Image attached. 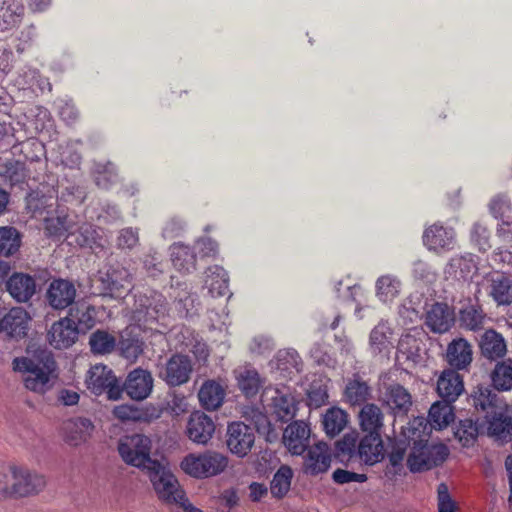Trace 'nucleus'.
I'll use <instances>...</instances> for the list:
<instances>
[{"mask_svg":"<svg viewBox=\"0 0 512 512\" xmlns=\"http://www.w3.org/2000/svg\"><path fill=\"white\" fill-rule=\"evenodd\" d=\"M152 443L149 437L133 434L123 437L118 444V451L123 461L137 468L149 470L158 461L151 459Z\"/></svg>","mask_w":512,"mask_h":512,"instance_id":"39448f33","label":"nucleus"},{"mask_svg":"<svg viewBox=\"0 0 512 512\" xmlns=\"http://www.w3.org/2000/svg\"><path fill=\"white\" fill-rule=\"evenodd\" d=\"M24 16V7L18 3H10L0 8V26L10 29L18 25Z\"/></svg>","mask_w":512,"mask_h":512,"instance_id":"603ef678","label":"nucleus"},{"mask_svg":"<svg viewBox=\"0 0 512 512\" xmlns=\"http://www.w3.org/2000/svg\"><path fill=\"white\" fill-rule=\"evenodd\" d=\"M478 434V425L471 419L461 420L455 431V437L464 447L472 446L476 442Z\"/></svg>","mask_w":512,"mask_h":512,"instance_id":"864d4df0","label":"nucleus"},{"mask_svg":"<svg viewBox=\"0 0 512 512\" xmlns=\"http://www.w3.org/2000/svg\"><path fill=\"white\" fill-rule=\"evenodd\" d=\"M228 465L229 458L215 450L189 453L180 462L181 470L195 479H207L220 475Z\"/></svg>","mask_w":512,"mask_h":512,"instance_id":"20e7f679","label":"nucleus"},{"mask_svg":"<svg viewBox=\"0 0 512 512\" xmlns=\"http://www.w3.org/2000/svg\"><path fill=\"white\" fill-rule=\"evenodd\" d=\"M385 402L395 416L406 415L412 405L410 393L399 384L387 388Z\"/></svg>","mask_w":512,"mask_h":512,"instance_id":"f704fd0d","label":"nucleus"},{"mask_svg":"<svg viewBox=\"0 0 512 512\" xmlns=\"http://www.w3.org/2000/svg\"><path fill=\"white\" fill-rule=\"evenodd\" d=\"M454 419L452 407L448 402H436L429 410L430 426L435 429H443Z\"/></svg>","mask_w":512,"mask_h":512,"instance_id":"de8ad7c7","label":"nucleus"},{"mask_svg":"<svg viewBox=\"0 0 512 512\" xmlns=\"http://www.w3.org/2000/svg\"><path fill=\"white\" fill-rule=\"evenodd\" d=\"M401 281L394 275L380 276L375 283V295L383 303L393 301L401 291Z\"/></svg>","mask_w":512,"mask_h":512,"instance_id":"58836bf2","label":"nucleus"},{"mask_svg":"<svg viewBox=\"0 0 512 512\" xmlns=\"http://www.w3.org/2000/svg\"><path fill=\"white\" fill-rule=\"evenodd\" d=\"M192 373V363L188 356L172 355L159 371V377L171 387L180 386L189 381Z\"/></svg>","mask_w":512,"mask_h":512,"instance_id":"9d476101","label":"nucleus"},{"mask_svg":"<svg viewBox=\"0 0 512 512\" xmlns=\"http://www.w3.org/2000/svg\"><path fill=\"white\" fill-rule=\"evenodd\" d=\"M147 471L153 488L161 501L167 504H176L183 500L185 492L171 471L159 462L153 464Z\"/></svg>","mask_w":512,"mask_h":512,"instance_id":"423d86ee","label":"nucleus"},{"mask_svg":"<svg viewBox=\"0 0 512 512\" xmlns=\"http://www.w3.org/2000/svg\"><path fill=\"white\" fill-rule=\"evenodd\" d=\"M292 478L293 470L287 465L280 466L270 483L272 496L279 499L283 498L290 490Z\"/></svg>","mask_w":512,"mask_h":512,"instance_id":"49530a36","label":"nucleus"},{"mask_svg":"<svg viewBox=\"0 0 512 512\" xmlns=\"http://www.w3.org/2000/svg\"><path fill=\"white\" fill-rule=\"evenodd\" d=\"M345 399L351 405L364 404L370 397V387L359 377L349 380L344 391Z\"/></svg>","mask_w":512,"mask_h":512,"instance_id":"c03bdc74","label":"nucleus"},{"mask_svg":"<svg viewBox=\"0 0 512 512\" xmlns=\"http://www.w3.org/2000/svg\"><path fill=\"white\" fill-rule=\"evenodd\" d=\"M486 290L497 306L512 304V278L504 273L493 272L485 276Z\"/></svg>","mask_w":512,"mask_h":512,"instance_id":"4468645a","label":"nucleus"},{"mask_svg":"<svg viewBox=\"0 0 512 512\" xmlns=\"http://www.w3.org/2000/svg\"><path fill=\"white\" fill-rule=\"evenodd\" d=\"M455 321L454 311L446 303H435L426 313V325L435 333L447 332Z\"/></svg>","mask_w":512,"mask_h":512,"instance_id":"bb28decb","label":"nucleus"},{"mask_svg":"<svg viewBox=\"0 0 512 512\" xmlns=\"http://www.w3.org/2000/svg\"><path fill=\"white\" fill-rule=\"evenodd\" d=\"M429 431L425 418L417 417L402 429V436L411 442L407 466L411 472L429 470L445 461L448 449L445 445H429Z\"/></svg>","mask_w":512,"mask_h":512,"instance_id":"f03ea898","label":"nucleus"},{"mask_svg":"<svg viewBox=\"0 0 512 512\" xmlns=\"http://www.w3.org/2000/svg\"><path fill=\"white\" fill-rule=\"evenodd\" d=\"M14 474L15 496H28L40 492L46 485L42 475L31 472L25 467L11 465Z\"/></svg>","mask_w":512,"mask_h":512,"instance_id":"2eb2a0df","label":"nucleus"},{"mask_svg":"<svg viewBox=\"0 0 512 512\" xmlns=\"http://www.w3.org/2000/svg\"><path fill=\"white\" fill-rule=\"evenodd\" d=\"M45 229L48 235L52 237L74 235L79 231L83 239H77L76 241L81 246L91 245L95 233L92 227L88 225H83L78 228L72 223L68 215L47 218L45 220Z\"/></svg>","mask_w":512,"mask_h":512,"instance_id":"1a4fd4ad","label":"nucleus"},{"mask_svg":"<svg viewBox=\"0 0 512 512\" xmlns=\"http://www.w3.org/2000/svg\"><path fill=\"white\" fill-rule=\"evenodd\" d=\"M471 241L480 251H486L490 248V233L485 224L478 221L475 222L470 232Z\"/></svg>","mask_w":512,"mask_h":512,"instance_id":"4d7b16f0","label":"nucleus"},{"mask_svg":"<svg viewBox=\"0 0 512 512\" xmlns=\"http://www.w3.org/2000/svg\"><path fill=\"white\" fill-rule=\"evenodd\" d=\"M438 512H455L456 504L452 500L448 486L440 483L437 488Z\"/></svg>","mask_w":512,"mask_h":512,"instance_id":"680f3d73","label":"nucleus"},{"mask_svg":"<svg viewBox=\"0 0 512 512\" xmlns=\"http://www.w3.org/2000/svg\"><path fill=\"white\" fill-rule=\"evenodd\" d=\"M331 450L328 444L324 442L316 443L310 446L304 457V473L316 476L325 473L331 466Z\"/></svg>","mask_w":512,"mask_h":512,"instance_id":"f3484780","label":"nucleus"},{"mask_svg":"<svg viewBox=\"0 0 512 512\" xmlns=\"http://www.w3.org/2000/svg\"><path fill=\"white\" fill-rule=\"evenodd\" d=\"M423 243L429 250L436 252L452 250L456 243V234L452 227L435 223L425 229Z\"/></svg>","mask_w":512,"mask_h":512,"instance_id":"dca6fc26","label":"nucleus"},{"mask_svg":"<svg viewBox=\"0 0 512 512\" xmlns=\"http://www.w3.org/2000/svg\"><path fill=\"white\" fill-rule=\"evenodd\" d=\"M348 421L349 416L346 411L338 407H332L323 415L322 424L326 434L334 437L345 429Z\"/></svg>","mask_w":512,"mask_h":512,"instance_id":"a19ab883","label":"nucleus"},{"mask_svg":"<svg viewBox=\"0 0 512 512\" xmlns=\"http://www.w3.org/2000/svg\"><path fill=\"white\" fill-rule=\"evenodd\" d=\"M397 349L407 359L415 360L419 356L418 342L414 336L409 334L403 335L400 338Z\"/></svg>","mask_w":512,"mask_h":512,"instance_id":"bf43d9fd","label":"nucleus"},{"mask_svg":"<svg viewBox=\"0 0 512 512\" xmlns=\"http://www.w3.org/2000/svg\"><path fill=\"white\" fill-rule=\"evenodd\" d=\"M445 360L451 370H467L473 360L472 345L462 337L453 339L447 346Z\"/></svg>","mask_w":512,"mask_h":512,"instance_id":"6ab92c4d","label":"nucleus"},{"mask_svg":"<svg viewBox=\"0 0 512 512\" xmlns=\"http://www.w3.org/2000/svg\"><path fill=\"white\" fill-rule=\"evenodd\" d=\"M255 443L254 429L244 422H232L227 427L226 444L229 451L239 458L246 457Z\"/></svg>","mask_w":512,"mask_h":512,"instance_id":"6e6552de","label":"nucleus"},{"mask_svg":"<svg viewBox=\"0 0 512 512\" xmlns=\"http://www.w3.org/2000/svg\"><path fill=\"white\" fill-rule=\"evenodd\" d=\"M171 260L176 270L189 274L196 269V254L187 245L174 243L171 248Z\"/></svg>","mask_w":512,"mask_h":512,"instance_id":"e433bc0d","label":"nucleus"},{"mask_svg":"<svg viewBox=\"0 0 512 512\" xmlns=\"http://www.w3.org/2000/svg\"><path fill=\"white\" fill-rule=\"evenodd\" d=\"M463 391V379L457 371L446 369L441 373L437 381V392L444 402H454Z\"/></svg>","mask_w":512,"mask_h":512,"instance_id":"cd10ccee","label":"nucleus"},{"mask_svg":"<svg viewBox=\"0 0 512 512\" xmlns=\"http://www.w3.org/2000/svg\"><path fill=\"white\" fill-rule=\"evenodd\" d=\"M21 245L20 234L14 227H0V256L15 254Z\"/></svg>","mask_w":512,"mask_h":512,"instance_id":"09e8293b","label":"nucleus"},{"mask_svg":"<svg viewBox=\"0 0 512 512\" xmlns=\"http://www.w3.org/2000/svg\"><path fill=\"white\" fill-rule=\"evenodd\" d=\"M360 429L366 434L381 435L384 426V414L374 403L363 405L358 414Z\"/></svg>","mask_w":512,"mask_h":512,"instance_id":"7c9ffc66","label":"nucleus"},{"mask_svg":"<svg viewBox=\"0 0 512 512\" xmlns=\"http://www.w3.org/2000/svg\"><path fill=\"white\" fill-rule=\"evenodd\" d=\"M114 374L105 365H95L89 370L88 385L95 394H101L114 381Z\"/></svg>","mask_w":512,"mask_h":512,"instance_id":"37998d69","label":"nucleus"},{"mask_svg":"<svg viewBox=\"0 0 512 512\" xmlns=\"http://www.w3.org/2000/svg\"><path fill=\"white\" fill-rule=\"evenodd\" d=\"M95 183L102 189H108L117 180V173L112 163H96L93 169Z\"/></svg>","mask_w":512,"mask_h":512,"instance_id":"5fc2aeb1","label":"nucleus"},{"mask_svg":"<svg viewBox=\"0 0 512 512\" xmlns=\"http://www.w3.org/2000/svg\"><path fill=\"white\" fill-rule=\"evenodd\" d=\"M215 423L213 419L202 411L190 414L186 425L187 437L196 444L206 445L213 437Z\"/></svg>","mask_w":512,"mask_h":512,"instance_id":"ddd939ff","label":"nucleus"},{"mask_svg":"<svg viewBox=\"0 0 512 512\" xmlns=\"http://www.w3.org/2000/svg\"><path fill=\"white\" fill-rule=\"evenodd\" d=\"M404 439L395 440L388 454L389 462L393 467L401 466L405 458L407 448H411V442L407 436Z\"/></svg>","mask_w":512,"mask_h":512,"instance_id":"13d9d810","label":"nucleus"},{"mask_svg":"<svg viewBox=\"0 0 512 512\" xmlns=\"http://www.w3.org/2000/svg\"><path fill=\"white\" fill-rule=\"evenodd\" d=\"M481 354L490 360H496L506 355L507 345L504 337L493 329L486 330L479 342Z\"/></svg>","mask_w":512,"mask_h":512,"instance_id":"473e14b6","label":"nucleus"},{"mask_svg":"<svg viewBox=\"0 0 512 512\" xmlns=\"http://www.w3.org/2000/svg\"><path fill=\"white\" fill-rule=\"evenodd\" d=\"M393 330L388 321L381 320L370 332L369 349L374 356L388 357L394 348Z\"/></svg>","mask_w":512,"mask_h":512,"instance_id":"393cba45","label":"nucleus"},{"mask_svg":"<svg viewBox=\"0 0 512 512\" xmlns=\"http://www.w3.org/2000/svg\"><path fill=\"white\" fill-rule=\"evenodd\" d=\"M176 286L174 296L177 309L183 316L187 317L192 314L195 308L197 296L188 291L186 283L181 284L177 282Z\"/></svg>","mask_w":512,"mask_h":512,"instance_id":"8fccbe9b","label":"nucleus"},{"mask_svg":"<svg viewBox=\"0 0 512 512\" xmlns=\"http://www.w3.org/2000/svg\"><path fill=\"white\" fill-rule=\"evenodd\" d=\"M458 315L460 326L464 329L479 331L484 328L486 314L478 299L468 298L461 302Z\"/></svg>","mask_w":512,"mask_h":512,"instance_id":"b1692460","label":"nucleus"},{"mask_svg":"<svg viewBox=\"0 0 512 512\" xmlns=\"http://www.w3.org/2000/svg\"><path fill=\"white\" fill-rule=\"evenodd\" d=\"M478 268L474 257L471 254L458 255L450 259L446 266L445 273L456 279H471Z\"/></svg>","mask_w":512,"mask_h":512,"instance_id":"c9c22d12","label":"nucleus"},{"mask_svg":"<svg viewBox=\"0 0 512 512\" xmlns=\"http://www.w3.org/2000/svg\"><path fill=\"white\" fill-rule=\"evenodd\" d=\"M412 273L416 279L426 283L434 282L437 277L436 271L423 260H416L413 262Z\"/></svg>","mask_w":512,"mask_h":512,"instance_id":"052dcab7","label":"nucleus"},{"mask_svg":"<svg viewBox=\"0 0 512 512\" xmlns=\"http://www.w3.org/2000/svg\"><path fill=\"white\" fill-rule=\"evenodd\" d=\"M153 378L150 372L137 368L131 371L124 383V390L134 400H144L152 392Z\"/></svg>","mask_w":512,"mask_h":512,"instance_id":"5701e85b","label":"nucleus"},{"mask_svg":"<svg viewBox=\"0 0 512 512\" xmlns=\"http://www.w3.org/2000/svg\"><path fill=\"white\" fill-rule=\"evenodd\" d=\"M276 369L280 371L283 377L291 378L295 373H299L302 368V361L294 349H284L278 351L276 355Z\"/></svg>","mask_w":512,"mask_h":512,"instance_id":"ea45409f","label":"nucleus"},{"mask_svg":"<svg viewBox=\"0 0 512 512\" xmlns=\"http://www.w3.org/2000/svg\"><path fill=\"white\" fill-rule=\"evenodd\" d=\"M66 316L71 318L70 321L76 328H79V333H86L95 326L97 311L94 306L79 302L69 309Z\"/></svg>","mask_w":512,"mask_h":512,"instance_id":"72a5a7b5","label":"nucleus"},{"mask_svg":"<svg viewBox=\"0 0 512 512\" xmlns=\"http://www.w3.org/2000/svg\"><path fill=\"white\" fill-rule=\"evenodd\" d=\"M135 310L146 321H154L166 314L167 301L161 293L155 291H151L149 295L140 294L135 300Z\"/></svg>","mask_w":512,"mask_h":512,"instance_id":"412c9836","label":"nucleus"},{"mask_svg":"<svg viewBox=\"0 0 512 512\" xmlns=\"http://www.w3.org/2000/svg\"><path fill=\"white\" fill-rule=\"evenodd\" d=\"M95 282L102 296L119 298L131 290V275L123 267H109L105 271H99Z\"/></svg>","mask_w":512,"mask_h":512,"instance_id":"0eeeda50","label":"nucleus"},{"mask_svg":"<svg viewBox=\"0 0 512 512\" xmlns=\"http://www.w3.org/2000/svg\"><path fill=\"white\" fill-rule=\"evenodd\" d=\"M310 428L302 420L290 423L283 432V443L292 455H302L308 448Z\"/></svg>","mask_w":512,"mask_h":512,"instance_id":"a211bd4d","label":"nucleus"},{"mask_svg":"<svg viewBox=\"0 0 512 512\" xmlns=\"http://www.w3.org/2000/svg\"><path fill=\"white\" fill-rule=\"evenodd\" d=\"M120 348L122 355L130 360L134 361L142 353V347L139 341L125 339L120 342Z\"/></svg>","mask_w":512,"mask_h":512,"instance_id":"338daca9","label":"nucleus"},{"mask_svg":"<svg viewBox=\"0 0 512 512\" xmlns=\"http://www.w3.org/2000/svg\"><path fill=\"white\" fill-rule=\"evenodd\" d=\"M492 385L498 391L512 390V360L498 362L491 373Z\"/></svg>","mask_w":512,"mask_h":512,"instance_id":"a18cd8bd","label":"nucleus"},{"mask_svg":"<svg viewBox=\"0 0 512 512\" xmlns=\"http://www.w3.org/2000/svg\"><path fill=\"white\" fill-rule=\"evenodd\" d=\"M472 405L482 413L487 433L499 445L512 441V416L506 401L488 387L479 386L471 395Z\"/></svg>","mask_w":512,"mask_h":512,"instance_id":"f257e3e1","label":"nucleus"},{"mask_svg":"<svg viewBox=\"0 0 512 512\" xmlns=\"http://www.w3.org/2000/svg\"><path fill=\"white\" fill-rule=\"evenodd\" d=\"M46 298L53 309L64 310L73 304L76 288L69 280L55 279L48 287Z\"/></svg>","mask_w":512,"mask_h":512,"instance_id":"aec40b11","label":"nucleus"},{"mask_svg":"<svg viewBox=\"0 0 512 512\" xmlns=\"http://www.w3.org/2000/svg\"><path fill=\"white\" fill-rule=\"evenodd\" d=\"M36 280L29 274L15 272L6 280V290L19 303L28 302L36 293Z\"/></svg>","mask_w":512,"mask_h":512,"instance_id":"4be33fe9","label":"nucleus"},{"mask_svg":"<svg viewBox=\"0 0 512 512\" xmlns=\"http://www.w3.org/2000/svg\"><path fill=\"white\" fill-rule=\"evenodd\" d=\"M93 430V423L82 417L70 419L63 426L65 441L71 446L85 443L91 437Z\"/></svg>","mask_w":512,"mask_h":512,"instance_id":"c85d7f7f","label":"nucleus"},{"mask_svg":"<svg viewBox=\"0 0 512 512\" xmlns=\"http://www.w3.org/2000/svg\"><path fill=\"white\" fill-rule=\"evenodd\" d=\"M238 388L246 397L255 396L260 387L262 380L259 373L251 367H244L237 372L236 375Z\"/></svg>","mask_w":512,"mask_h":512,"instance_id":"79ce46f5","label":"nucleus"},{"mask_svg":"<svg viewBox=\"0 0 512 512\" xmlns=\"http://www.w3.org/2000/svg\"><path fill=\"white\" fill-rule=\"evenodd\" d=\"M271 401L273 412L279 420L287 422L295 416L296 401L288 388H275Z\"/></svg>","mask_w":512,"mask_h":512,"instance_id":"c756f323","label":"nucleus"},{"mask_svg":"<svg viewBox=\"0 0 512 512\" xmlns=\"http://www.w3.org/2000/svg\"><path fill=\"white\" fill-rule=\"evenodd\" d=\"M205 286L214 297L225 296L229 292V277L220 266L209 267L205 271Z\"/></svg>","mask_w":512,"mask_h":512,"instance_id":"4c0bfd02","label":"nucleus"},{"mask_svg":"<svg viewBox=\"0 0 512 512\" xmlns=\"http://www.w3.org/2000/svg\"><path fill=\"white\" fill-rule=\"evenodd\" d=\"M309 406L318 408L325 404L328 394L325 388L321 385H312L307 392Z\"/></svg>","mask_w":512,"mask_h":512,"instance_id":"774afa93","label":"nucleus"},{"mask_svg":"<svg viewBox=\"0 0 512 512\" xmlns=\"http://www.w3.org/2000/svg\"><path fill=\"white\" fill-rule=\"evenodd\" d=\"M357 458L372 466L384 458V445L381 435L365 434L357 446Z\"/></svg>","mask_w":512,"mask_h":512,"instance_id":"a878e982","label":"nucleus"},{"mask_svg":"<svg viewBox=\"0 0 512 512\" xmlns=\"http://www.w3.org/2000/svg\"><path fill=\"white\" fill-rule=\"evenodd\" d=\"M138 242V230L131 227L122 229L117 238V246L121 249H132L138 244Z\"/></svg>","mask_w":512,"mask_h":512,"instance_id":"e2e57ef3","label":"nucleus"},{"mask_svg":"<svg viewBox=\"0 0 512 512\" xmlns=\"http://www.w3.org/2000/svg\"><path fill=\"white\" fill-rule=\"evenodd\" d=\"M488 207L495 218L502 219L504 213L510 208L509 198L505 194H498L490 200Z\"/></svg>","mask_w":512,"mask_h":512,"instance_id":"0e129e2a","label":"nucleus"},{"mask_svg":"<svg viewBox=\"0 0 512 512\" xmlns=\"http://www.w3.org/2000/svg\"><path fill=\"white\" fill-rule=\"evenodd\" d=\"M332 479L338 484H346L350 482L363 483L367 480V475L344 469H336L332 474Z\"/></svg>","mask_w":512,"mask_h":512,"instance_id":"69168bd1","label":"nucleus"},{"mask_svg":"<svg viewBox=\"0 0 512 512\" xmlns=\"http://www.w3.org/2000/svg\"><path fill=\"white\" fill-rule=\"evenodd\" d=\"M89 344L93 353L103 355L114 350L116 339L106 331L97 330L91 334Z\"/></svg>","mask_w":512,"mask_h":512,"instance_id":"3c124183","label":"nucleus"},{"mask_svg":"<svg viewBox=\"0 0 512 512\" xmlns=\"http://www.w3.org/2000/svg\"><path fill=\"white\" fill-rule=\"evenodd\" d=\"M12 365L14 371L22 374L24 387L38 395L52 390L58 380V365L47 350H40L32 357H17Z\"/></svg>","mask_w":512,"mask_h":512,"instance_id":"7ed1b4c3","label":"nucleus"},{"mask_svg":"<svg viewBox=\"0 0 512 512\" xmlns=\"http://www.w3.org/2000/svg\"><path fill=\"white\" fill-rule=\"evenodd\" d=\"M31 317L22 307L11 308L0 318V333L9 339L21 340L28 334Z\"/></svg>","mask_w":512,"mask_h":512,"instance_id":"9b49d317","label":"nucleus"},{"mask_svg":"<svg viewBox=\"0 0 512 512\" xmlns=\"http://www.w3.org/2000/svg\"><path fill=\"white\" fill-rule=\"evenodd\" d=\"M357 446V433H347L335 443L337 456L348 459L357 458Z\"/></svg>","mask_w":512,"mask_h":512,"instance_id":"6e6d98bb","label":"nucleus"},{"mask_svg":"<svg viewBox=\"0 0 512 512\" xmlns=\"http://www.w3.org/2000/svg\"><path fill=\"white\" fill-rule=\"evenodd\" d=\"M226 391L215 380H206L199 389L198 398L201 406L207 411H215L224 402Z\"/></svg>","mask_w":512,"mask_h":512,"instance_id":"2f4dec72","label":"nucleus"},{"mask_svg":"<svg viewBox=\"0 0 512 512\" xmlns=\"http://www.w3.org/2000/svg\"><path fill=\"white\" fill-rule=\"evenodd\" d=\"M65 316L55 321L47 331V341L55 349L63 350L73 346L79 336V328Z\"/></svg>","mask_w":512,"mask_h":512,"instance_id":"f8f14e48","label":"nucleus"}]
</instances>
